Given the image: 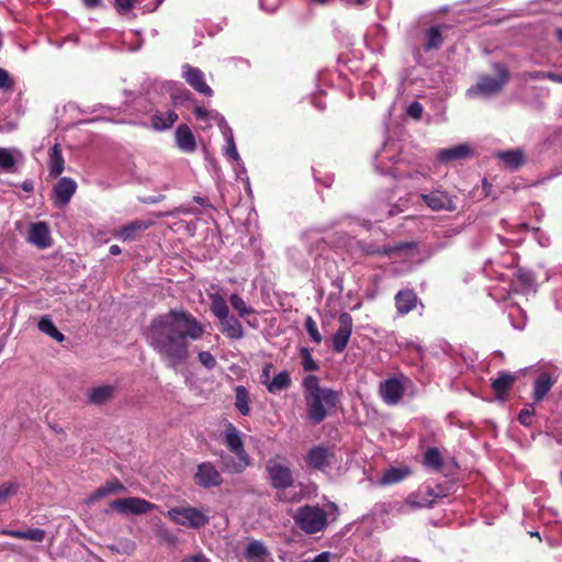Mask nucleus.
Masks as SVG:
<instances>
[{"mask_svg": "<svg viewBox=\"0 0 562 562\" xmlns=\"http://www.w3.org/2000/svg\"><path fill=\"white\" fill-rule=\"evenodd\" d=\"M205 326L184 310H171L154 317L146 340L168 368L176 369L190 357V341L199 340Z\"/></svg>", "mask_w": 562, "mask_h": 562, "instance_id": "obj_1", "label": "nucleus"}, {"mask_svg": "<svg viewBox=\"0 0 562 562\" xmlns=\"http://www.w3.org/2000/svg\"><path fill=\"white\" fill-rule=\"evenodd\" d=\"M306 416L313 424H321L328 415L336 412L339 393L333 389L322 387L316 375L303 380Z\"/></svg>", "mask_w": 562, "mask_h": 562, "instance_id": "obj_2", "label": "nucleus"}, {"mask_svg": "<svg viewBox=\"0 0 562 562\" xmlns=\"http://www.w3.org/2000/svg\"><path fill=\"white\" fill-rule=\"evenodd\" d=\"M166 516L176 525L188 529H200L209 524V510L191 507L176 506L170 508Z\"/></svg>", "mask_w": 562, "mask_h": 562, "instance_id": "obj_3", "label": "nucleus"}, {"mask_svg": "<svg viewBox=\"0 0 562 562\" xmlns=\"http://www.w3.org/2000/svg\"><path fill=\"white\" fill-rule=\"evenodd\" d=\"M293 519L296 526L308 535L322 531L327 525V514L317 506L305 505L300 507Z\"/></svg>", "mask_w": 562, "mask_h": 562, "instance_id": "obj_4", "label": "nucleus"}, {"mask_svg": "<svg viewBox=\"0 0 562 562\" xmlns=\"http://www.w3.org/2000/svg\"><path fill=\"white\" fill-rule=\"evenodd\" d=\"M266 471L272 487L285 490L293 485L294 479L291 469L284 459L279 456L270 458L266 463Z\"/></svg>", "mask_w": 562, "mask_h": 562, "instance_id": "obj_5", "label": "nucleus"}, {"mask_svg": "<svg viewBox=\"0 0 562 562\" xmlns=\"http://www.w3.org/2000/svg\"><path fill=\"white\" fill-rule=\"evenodd\" d=\"M497 77L492 78L488 76L482 77L476 86L468 90L470 97L483 95L490 97L502 90L505 83L508 81L509 75L505 67L496 66Z\"/></svg>", "mask_w": 562, "mask_h": 562, "instance_id": "obj_6", "label": "nucleus"}, {"mask_svg": "<svg viewBox=\"0 0 562 562\" xmlns=\"http://www.w3.org/2000/svg\"><path fill=\"white\" fill-rule=\"evenodd\" d=\"M111 508L122 515H142L155 508V505L140 497L119 498L110 504Z\"/></svg>", "mask_w": 562, "mask_h": 562, "instance_id": "obj_7", "label": "nucleus"}, {"mask_svg": "<svg viewBox=\"0 0 562 562\" xmlns=\"http://www.w3.org/2000/svg\"><path fill=\"white\" fill-rule=\"evenodd\" d=\"M406 382H408V379L403 375L385 380L380 384V396L389 405L397 404L403 397Z\"/></svg>", "mask_w": 562, "mask_h": 562, "instance_id": "obj_8", "label": "nucleus"}, {"mask_svg": "<svg viewBox=\"0 0 562 562\" xmlns=\"http://www.w3.org/2000/svg\"><path fill=\"white\" fill-rule=\"evenodd\" d=\"M336 461L335 453L323 446H316L308 450L305 456V462L308 468L325 471Z\"/></svg>", "mask_w": 562, "mask_h": 562, "instance_id": "obj_9", "label": "nucleus"}, {"mask_svg": "<svg viewBox=\"0 0 562 562\" xmlns=\"http://www.w3.org/2000/svg\"><path fill=\"white\" fill-rule=\"evenodd\" d=\"M338 328L333 336V350L337 353L342 352L350 339L353 322L349 313H341L338 317Z\"/></svg>", "mask_w": 562, "mask_h": 562, "instance_id": "obj_10", "label": "nucleus"}, {"mask_svg": "<svg viewBox=\"0 0 562 562\" xmlns=\"http://www.w3.org/2000/svg\"><path fill=\"white\" fill-rule=\"evenodd\" d=\"M420 199L432 211H454L457 209L453 196L440 189L422 193Z\"/></svg>", "mask_w": 562, "mask_h": 562, "instance_id": "obj_11", "label": "nucleus"}, {"mask_svg": "<svg viewBox=\"0 0 562 562\" xmlns=\"http://www.w3.org/2000/svg\"><path fill=\"white\" fill-rule=\"evenodd\" d=\"M77 183L69 177L60 178L53 189V202L56 207H65L77 191Z\"/></svg>", "mask_w": 562, "mask_h": 562, "instance_id": "obj_12", "label": "nucleus"}, {"mask_svg": "<svg viewBox=\"0 0 562 562\" xmlns=\"http://www.w3.org/2000/svg\"><path fill=\"white\" fill-rule=\"evenodd\" d=\"M194 482L203 488L220 486L223 482L220 471L211 462H203L198 465L194 474Z\"/></svg>", "mask_w": 562, "mask_h": 562, "instance_id": "obj_13", "label": "nucleus"}, {"mask_svg": "<svg viewBox=\"0 0 562 562\" xmlns=\"http://www.w3.org/2000/svg\"><path fill=\"white\" fill-rule=\"evenodd\" d=\"M183 77L187 82L199 93L211 97L213 94L212 89L204 80V74L190 65L182 66Z\"/></svg>", "mask_w": 562, "mask_h": 562, "instance_id": "obj_14", "label": "nucleus"}, {"mask_svg": "<svg viewBox=\"0 0 562 562\" xmlns=\"http://www.w3.org/2000/svg\"><path fill=\"white\" fill-rule=\"evenodd\" d=\"M151 225V221L136 220L121 227L117 232H115L114 236L121 239L122 241H131L136 239L144 231L149 228Z\"/></svg>", "mask_w": 562, "mask_h": 562, "instance_id": "obj_15", "label": "nucleus"}, {"mask_svg": "<svg viewBox=\"0 0 562 562\" xmlns=\"http://www.w3.org/2000/svg\"><path fill=\"white\" fill-rule=\"evenodd\" d=\"M224 442L228 450L235 456L248 454L244 449V442L239 430L232 423H227L225 427Z\"/></svg>", "mask_w": 562, "mask_h": 562, "instance_id": "obj_16", "label": "nucleus"}, {"mask_svg": "<svg viewBox=\"0 0 562 562\" xmlns=\"http://www.w3.org/2000/svg\"><path fill=\"white\" fill-rule=\"evenodd\" d=\"M27 240L41 249L50 246V235L48 226L44 222H37L31 225Z\"/></svg>", "mask_w": 562, "mask_h": 562, "instance_id": "obj_17", "label": "nucleus"}, {"mask_svg": "<svg viewBox=\"0 0 562 562\" xmlns=\"http://www.w3.org/2000/svg\"><path fill=\"white\" fill-rule=\"evenodd\" d=\"M250 464L249 454L241 456H222L223 470L231 474H238L244 472Z\"/></svg>", "mask_w": 562, "mask_h": 562, "instance_id": "obj_18", "label": "nucleus"}, {"mask_svg": "<svg viewBox=\"0 0 562 562\" xmlns=\"http://www.w3.org/2000/svg\"><path fill=\"white\" fill-rule=\"evenodd\" d=\"M231 305L238 313L241 318H245L247 324L251 327L258 326L257 317L255 316V310L249 306L243 297L238 294H232L229 297Z\"/></svg>", "mask_w": 562, "mask_h": 562, "instance_id": "obj_19", "label": "nucleus"}, {"mask_svg": "<svg viewBox=\"0 0 562 562\" xmlns=\"http://www.w3.org/2000/svg\"><path fill=\"white\" fill-rule=\"evenodd\" d=\"M471 154V147L467 144H460L451 148L441 149L437 153V159L441 162L463 159Z\"/></svg>", "mask_w": 562, "mask_h": 562, "instance_id": "obj_20", "label": "nucleus"}, {"mask_svg": "<svg viewBox=\"0 0 562 562\" xmlns=\"http://www.w3.org/2000/svg\"><path fill=\"white\" fill-rule=\"evenodd\" d=\"M397 148L394 144H385L381 151L375 157V168L381 173H389L391 167L386 165V160L391 164H395V153Z\"/></svg>", "mask_w": 562, "mask_h": 562, "instance_id": "obj_21", "label": "nucleus"}, {"mask_svg": "<svg viewBox=\"0 0 562 562\" xmlns=\"http://www.w3.org/2000/svg\"><path fill=\"white\" fill-rule=\"evenodd\" d=\"M176 142L179 149L186 153H192L196 147L195 138L191 130L184 124L177 127Z\"/></svg>", "mask_w": 562, "mask_h": 562, "instance_id": "obj_22", "label": "nucleus"}, {"mask_svg": "<svg viewBox=\"0 0 562 562\" xmlns=\"http://www.w3.org/2000/svg\"><path fill=\"white\" fill-rule=\"evenodd\" d=\"M218 127L223 134V137L226 142V147H225V155L235 160V161H239L240 160V157H239V154L237 151V148H236V145H235V140H234V136H233V131L232 128L227 125V122L225 121L224 117H221L220 121H218Z\"/></svg>", "mask_w": 562, "mask_h": 562, "instance_id": "obj_23", "label": "nucleus"}, {"mask_svg": "<svg viewBox=\"0 0 562 562\" xmlns=\"http://www.w3.org/2000/svg\"><path fill=\"white\" fill-rule=\"evenodd\" d=\"M178 120V114L175 111H157L151 116V126L156 131H165L170 128Z\"/></svg>", "mask_w": 562, "mask_h": 562, "instance_id": "obj_24", "label": "nucleus"}, {"mask_svg": "<svg viewBox=\"0 0 562 562\" xmlns=\"http://www.w3.org/2000/svg\"><path fill=\"white\" fill-rule=\"evenodd\" d=\"M269 557L268 549L259 540H250L245 549V558L250 562H262Z\"/></svg>", "mask_w": 562, "mask_h": 562, "instance_id": "obj_25", "label": "nucleus"}, {"mask_svg": "<svg viewBox=\"0 0 562 562\" xmlns=\"http://www.w3.org/2000/svg\"><path fill=\"white\" fill-rule=\"evenodd\" d=\"M416 303L417 296L411 290L400 291L395 295V305L401 315L409 313L416 306Z\"/></svg>", "mask_w": 562, "mask_h": 562, "instance_id": "obj_26", "label": "nucleus"}, {"mask_svg": "<svg viewBox=\"0 0 562 562\" xmlns=\"http://www.w3.org/2000/svg\"><path fill=\"white\" fill-rule=\"evenodd\" d=\"M125 491V486L119 480H112L100 486L89 498L88 503L92 504L101 498H104L112 494L122 493Z\"/></svg>", "mask_w": 562, "mask_h": 562, "instance_id": "obj_27", "label": "nucleus"}, {"mask_svg": "<svg viewBox=\"0 0 562 562\" xmlns=\"http://www.w3.org/2000/svg\"><path fill=\"white\" fill-rule=\"evenodd\" d=\"M1 535L10 536L18 539H25L34 542H42L45 539V530L40 528H32L27 530H11V529H2L0 531Z\"/></svg>", "mask_w": 562, "mask_h": 562, "instance_id": "obj_28", "label": "nucleus"}, {"mask_svg": "<svg viewBox=\"0 0 562 562\" xmlns=\"http://www.w3.org/2000/svg\"><path fill=\"white\" fill-rule=\"evenodd\" d=\"M21 159L22 155L18 149L0 147V169L12 172Z\"/></svg>", "mask_w": 562, "mask_h": 562, "instance_id": "obj_29", "label": "nucleus"}, {"mask_svg": "<svg viewBox=\"0 0 562 562\" xmlns=\"http://www.w3.org/2000/svg\"><path fill=\"white\" fill-rule=\"evenodd\" d=\"M114 386L112 385H99L92 387L88 392L89 402L95 405H101L111 400L114 395Z\"/></svg>", "mask_w": 562, "mask_h": 562, "instance_id": "obj_30", "label": "nucleus"}, {"mask_svg": "<svg viewBox=\"0 0 562 562\" xmlns=\"http://www.w3.org/2000/svg\"><path fill=\"white\" fill-rule=\"evenodd\" d=\"M554 380L551 376V374L544 372L541 373L538 379L535 382V389H533V398L537 402L542 401L548 392L551 390L552 385L554 384Z\"/></svg>", "mask_w": 562, "mask_h": 562, "instance_id": "obj_31", "label": "nucleus"}, {"mask_svg": "<svg viewBox=\"0 0 562 562\" xmlns=\"http://www.w3.org/2000/svg\"><path fill=\"white\" fill-rule=\"evenodd\" d=\"M222 333L231 339H240L244 336V330L240 322L235 317L227 316L220 322Z\"/></svg>", "mask_w": 562, "mask_h": 562, "instance_id": "obj_32", "label": "nucleus"}, {"mask_svg": "<svg viewBox=\"0 0 562 562\" xmlns=\"http://www.w3.org/2000/svg\"><path fill=\"white\" fill-rule=\"evenodd\" d=\"M64 157L60 146L55 144L49 153L48 170L52 177H58L64 171Z\"/></svg>", "mask_w": 562, "mask_h": 562, "instance_id": "obj_33", "label": "nucleus"}, {"mask_svg": "<svg viewBox=\"0 0 562 562\" xmlns=\"http://www.w3.org/2000/svg\"><path fill=\"white\" fill-rule=\"evenodd\" d=\"M516 381V375L508 372H501L498 378L492 383V387L498 397L504 395Z\"/></svg>", "mask_w": 562, "mask_h": 562, "instance_id": "obj_34", "label": "nucleus"}, {"mask_svg": "<svg viewBox=\"0 0 562 562\" xmlns=\"http://www.w3.org/2000/svg\"><path fill=\"white\" fill-rule=\"evenodd\" d=\"M516 290H520L524 293H529L535 290V280L530 272L518 270L515 279Z\"/></svg>", "mask_w": 562, "mask_h": 562, "instance_id": "obj_35", "label": "nucleus"}, {"mask_svg": "<svg viewBox=\"0 0 562 562\" xmlns=\"http://www.w3.org/2000/svg\"><path fill=\"white\" fill-rule=\"evenodd\" d=\"M291 385V378L286 371L279 372L271 382L268 384V391L270 393H279L283 390L289 389Z\"/></svg>", "mask_w": 562, "mask_h": 562, "instance_id": "obj_36", "label": "nucleus"}, {"mask_svg": "<svg viewBox=\"0 0 562 562\" xmlns=\"http://www.w3.org/2000/svg\"><path fill=\"white\" fill-rule=\"evenodd\" d=\"M211 299V311L221 322L228 316V306L226 301L218 294H212Z\"/></svg>", "mask_w": 562, "mask_h": 562, "instance_id": "obj_37", "label": "nucleus"}, {"mask_svg": "<svg viewBox=\"0 0 562 562\" xmlns=\"http://www.w3.org/2000/svg\"><path fill=\"white\" fill-rule=\"evenodd\" d=\"M38 329L46 334L47 336L55 339L57 342H61L65 340L64 334H61L50 318L48 317H42L38 322Z\"/></svg>", "mask_w": 562, "mask_h": 562, "instance_id": "obj_38", "label": "nucleus"}, {"mask_svg": "<svg viewBox=\"0 0 562 562\" xmlns=\"http://www.w3.org/2000/svg\"><path fill=\"white\" fill-rule=\"evenodd\" d=\"M443 42L441 26H432L428 30L426 34V43H425V49H437L441 46Z\"/></svg>", "mask_w": 562, "mask_h": 562, "instance_id": "obj_39", "label": "nucleus"}, {"mask_svg": "<svg viewBox=\"0 0 562 562\" xmlns=\"http://www.w3.org/2000/svg\"><path fill=\"white\" fill-rule=\"evenodd\" d=\"M248 402V391L244 386H237L235 394V406L238 409V412L244 416H247L250 412Z\"/></svg>", "mask_w": 562, "mask_h": 562, "instance_id": "obj_40", "label": "nucleus"}, {"mask_svg": "<svg viewBox=\"0 0 562 562\" xmlns=\"http://www.w3.org/2000/svg\"><path fill=\"white\" fill-rule=\"evenodd\" d=\"M498 156L510 169L518 168L524 161V154L520 150L504 151Z\"/></svg>", "mask_w": 562, "mask_h": 562, "instance_id": "obj_41", "label": "nucleus"}, {"mask_svg": "<svg viewBox=\"0 0 562 562\" xmlns=\"http://www.w3.org/2000/svg\"><path fill=\"white\" fill-rule=\"evenodd\" d=\"M407 472L401 469L392 468L384 472L381 477V484L389 485L402 481L406 476Z\"/></svg>", "mask_w": 562, "mask_h": 562, "instance_id": "obj_42", "label": "nucleus"}, {"mask_svg": "<svg viewBox=\"0 0 562 562\" xmlns=\"http://www.w3.org/2000/svg\"><path fill=\"white\" fill-rule=\"evenodd\" d=\"M425 463L432 469H440L442 464L440 452L435 448L428 449L425 453Z\"/></svg>", "mask_w": 562, "mask_h": 562, "instance_id": "obj_43", "label": "nucleus"}, {"mask_svg": "<svg viewBox=\"0 0 562 562\" xmlns=\"http://www.w3.org/2000/svg\"><path fill=\"white\" fill-rule=\"evenodd\" d=\"M305 329L314 342H316V344L322 342L323 337L317 329V325H316L315 321L311 316H307L305 318Z\"/></svg>", "mask_w": 562, "mask_h": 562, "instance_id": "obj_44", "label": "nucleus"}, {"mask_svg": "<svg viewBox=\"0 0 562 562\" xmlns=\"http://www.w3.org/2000/svg\"><path fill=\"white\" fill-rule=\"evenodd\" d=\"M16 491L18 485L15 483H4L0 485V505H3Z\"/></svg>", "mask_w": 562, "mask_h": 562, "instance_id": "obj_45", "label": "nucleus"}, {"mask_svg": "<svg viewBox=\"0 0 562 562\" xmlns=\"http://www.w3.org/2000/svg\"><path fill=\"white\" fill-rule=\"evenodd\" d=\"M406 503L413 508L428 507L431 505V501L420 497V493L408 496Z\"/></svg>", "mask_w": 562, "mask_h": 562, "instance_id": "obj_46", "label": "nucleus"}, {"mask_svg": "<svg viewBox=\"0 0 562 562\" xmlns=\"http://www.w3.org/2000/svg\"><path fill=\"white\" fill-rule=\"evenodd\" d=\"M302 367L305 371H315L318 369V364L312 358L307 349H302Z\"/></svg>", "mask_w": 562, "mask_h": 562, "instance_id": "obj_47", "label": "nucleus"}, {"mask_svg": "<svg viewBox=\"0 0 562 562\" xmlns=\"http://www.w3.org/2000/svg\"><path fill=\"white\" fill-rule=\"evenodd\" d=\"M199 361L209 370H212L216 367L217 362L214 356L209 351L199 352Z\"/></svg>", "mask_w": 562, "mask_h": 562, "instance_id": "obj_48", "label": "nucleus"}, {"mask_svg": "<svg viewBox=\"0 0 562 562\" xmlns=\"http://www.w3.org/2000/svg\"><path fill=\"white\" fill-rule=\"evenodd\" d=\"M535 79H548L550 81L562 83V72L540 71L532 76Z\"/></svg>", "mask_w": 562, "mask_h": 562, "instance_id": "obj_49", "label": "nucleus"}, {"mask_svg": "<svg viewBox=\"0 0 562 562\" xmlns=\"http://www.w3.org/2000/svg\"><path fill=\"white\" fill-rule=\"evenodd\" d=\"M533 413H535V408L532 405L524 408L518 415L519 423L524 426H529L531 424Z\"/></svg>", "mask_w": 562, "mask_h": 562, "instance_id": "obj_50", "label": "nucleus"}, {"mask_svg": "<svg viewBox=\"0 0 562 562\" xmlns=\"http://www.w3.org/2000/svg\"><path fill=\"white\" fill-rule=\"evenodd\" d=\"M193 112H194L195 116L200 120L213 119L218 122L220 119L222 117V116H220L218 113L207 112L205 109H203L201 106H195Z\"/></svg>", "mask_w": 562, "mask_h": 562, "instance_id": "obj_51", "label": "nucleus"}, {"mask_svg": "<svg viewBox=\"0 0 562 562\" xmlns=\"http://www.w3.org/2000/svg\"><path fill=\"white\" fill-rule=\"evenodd\" d=\"M137 0H115V7L121 14L131 11Z\"/></svg>", "mask_w": 562, "mask_h": 562, "instance_id": "obj_52", "label": "nucleus"}, {"mask_svg": "<svg viewBox=\"0 0 562 562\" xmlns=\"http://www.w3.org/2000/svg\"><path fill=\"white\" fill-rule=\"evenodd\" d=\"M180 562H211V560L203 552H198L184 557Z\"/></svg>", "mask_w": 562, "mask_h": 562, "instance_id": "obj_53", "label": "nucleus"}, {"mask_svg": "<svg viewBox=\"0 0 562 562\" xmlns=\"http://www.w3.org/2000/svg\"><path fill=\"white\" fill-rule=\"evenodd\" d=\"M259 2L260 7L268 12L276 11L279 5V0H259Z\"/></svg>", "mask_w": 562, "mask_h": 562, "instance_id": "obj_54", "label": "nucleus"}, {"mask_svg": "<svg viewBox=\"0 0 562 562\" xmlns=\"http://www.w3.org/2000/svg\"><path fill=\"white\" fill-rule=\"evenodd\" d=\"M423 112V106L418 102H413L408 108V114L414 119H419Z\"/></svg>", "mask_w": 562, "mask_h": 562, "instance_id": "obj_55", "label": "nucleus"}, {"mask_svg": "<svg viewBox=\"0 0 562 562\" xmlns=\"http://www.w3.org/2000/svg\"><path fill=\"white\" fill-rule=\"evenodd\" d=\"M331 559H333V553L325 551V552L317 554L316 557H314L312 559H307V562H330Z\"/></svg>", "mask_w": 562, "mask_h": 562, "instance_id": "obj_56", "label": "nucleus"}, {"mask_svg": "<svg viewBox=\"0 0 562 562\" xmlns=\"http://www.w3.org/2000/svg\"><path fill=\"white\" fill-rule=\"evenodd\" d=\"M272 369V366L271 364H267L262 372H261V375H260V380H261V383L263 385H266V387L268 389V384L271 382V378H270V371Z\"/></svg>", "mask_w": 562, "mask_h": 562, "instance_id": "obj_57", "label": "nucleus"}, {"mask_svg": "<svg viewBox=\"0 0 562 562\" xmlns=\"http://www.w3.org/2000/svg\"><path fill=\"white\" fill-rule=\"evenodd\" d=\"M11 85L9 74L0 68V88H5Z\"/></svg>", "mask_w": 562, "mask_h": 562, "instance_id": "obj_58", "label": "nucleus"}, {"mask_svg": "<svg viewBox=\"0 0 562 562\" xmlns=\"http://www.w3.org/2000/svg\"><path fill=\"white\" fill-rule=\"evenodd\" d=\"M404 247H405V245L401 244V245H397V246H395L393 248H384L382 254H384V255H392L393 252L402 250Z\"/></svg>", "mask_w": 562, "mask_h": 562, "instance_id": "obj_59", "label": "nucleus"}, {"mask_svg": "<svg viewBox=\"0 0 562 562\" xmlns=\"http://www.w3.org/2000/svg\"><path fill=\"white\" fill-rule=\"evenodd\" d=\"M83 3L88 8H95L100 3V0H83Z\"/></svg>", "mask_w": 562, "mask_h": 562, "instance_id": "obj_60", "label": "nucleus"}, {"mask_svg": "<svg viewBox=\"0 0 562 562\" xmlns=\"http://www.w3.org/2000/svg\"><path fill=\"white\" fill-rule=\"evenodd\" d=\"M110 254L113 255V256H116V255H120L121 254V248L120 246L117 245H112L110 247Z\"/></svg>", "mask_w": 562, "mask_h": 562, "instance_id": "obj_61", "label": "nucleus"}, {"mask_svg": "<svg viewBox=\"0 0 562 562\" xmlns=\"http://www.w3.org/2000/svg\"><path fill=\"white\" fill-rule=\"evenodd\" d=\"M369 0H355V3L358 4V5H363L368 2Z\"/></svg>", "mask_w": 562, "mask_h": 562, "instance_id": "obj_62", "label": "nucleus"}, {"mask_svg": "<svg viewBox=\"0 0 562 562\" xmlns=\"http://www.w3.org/2000/svg\"><path fill=\"white\" fill-rule=\"evenodd\" d=\"M557 34L558 38L562 42V30H558Z\"/></svg>", "mask_w": 562, "mask_h": 562, "instance_id": "obj_63", "label": "nucleus"}, {"mask_svg": "<svg viewBox=\"0 0 562 562\" xmlns=\"http://www.w3.org/2000/svg\"><path fill=\"white\" fill-rule=\"evenodd\" d=\"M156 1H157V3H156V5H155V8H154V9H156L158 5H160V4L162 3V1H164V0H156Z\"/></svg>", "mask_w": 562, "mask_h": 562, "instance_id": "obj_64", "label": "nucleus"}]
</instances>
